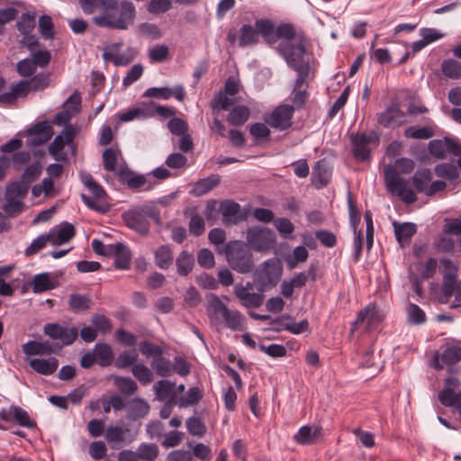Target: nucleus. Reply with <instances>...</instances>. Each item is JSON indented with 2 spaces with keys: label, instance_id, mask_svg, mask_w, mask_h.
<instances>
[{
  "label": "nucleus",
  "instance_id": "1",
  "mask_svg": "<svg viewBox=\"0 0 461 461\" xmlns=\"http://www.w3.org/2000/svg\"><path fill=\"white\" fill-rule=\"evenodd\" d=\"M415 163L408 158H400L395 160L394 166L387 165L384 169L385 186L388 192L396 194L407 204L414 203L418 197L415 192L407 187V181L402 174H410L413 171Z\"/></svg>",
  "mask_w": 461,
  "mask_h": 461
},
{
  "label": "nucleus",
  "instance_id": "2",
  "mask_svg": "<svg viewBox=\"0 0 461 461\" xmlns=\"http://www.w3.org/2000/svg\"><path fill=\"white\" fill-rule=\"evenodd\" d=\"M103 14L94 18L99 27L126 30L133 23L136 10L130 1H122L120 5L116 0L102 1Z\"/></svg>",
  "mask_w": 461,
  "mask_h": 461
},
{
  "label": "nucleus",
  "instance_id": "3",
  "mask_svg": "<svg viewBox=\"0 0 461 461\" xmlns=\"http://www.w3.org/2000/svg\"><path fill=\"white\" fill-rule=\"evenodd\" d=\"M206 312L211 323L218 325L222 322L233 331H241L246 328V319L236 309H229L216 294H211L207 300Z\"/></svg>",
  "mask_w": 461,
  "mask_h": 461
},
{
  "label": "nucleus",
  "instance_id": "4",
  "mask_svg": "<svg viewBox=\"0 0 461 461\" xmlns=\"http://www.w3.org/2000/svg\"><path fill=\"white\" fill-rule=\"evenodd\" d=\"M225 256L229 266L238 273L247 274L253 270V256L247 245L239 240L230 241L225 246Z\"/></svg>",
  "mask_w": 461,
  "mask_h": 461
},
{
  "label": "nucleus",
  "instance_id": "5",
  "mask_svg": "<svg viewBox=\"0 0 461 461\" xmlns=\"http://www.w3.org/2000/svg\"><path fill=\"white\" fill-rule=\"evenodd\" d=\"M256 26L261 32L264 41L268 45L275 44L279 39L291 42L296 37L295 27L289 23H283L275 27L271 20L261 18L256 20Z\"/></svg>",
  "mask_w": 461,
  "mask_h": 461
},
{
  "label": "nucleus",
  "instance_id": "6",
  "mask_svg": "<svg viewBox=\"0 0 461 461\" xmlns=\"http://www.w3.org/2000/svg\"><path fill=\"white\" fill-rule=\"evenodd\" d=\"M82 181L91 193V195L81 194V199L84 203L89 209L99 213H106L109 212L111 205L107 201V194L103 186L99 185L89 173L82 176Z\"/></svg>",
  "mask_w": 461,
  "mask_h": 461
},
{
  "label": "nucleus",
  "instance_id": "7",
  "mask_svg": "<svg viewBox=\"0 0 461 461\" xmlns=\"http://www.w3.org/2000/svg\"><path fill=\"white\" fill-rule=\"evenodd\" d=\"M349 140L352 156L361 162L369 161L372 158V146L379 144V138L375 131L351 132Z\"/></svg>",
  "mask_w": 461,
  "mask_h": 461
},
{
  "label": "nucleus",
  "instance_id": "8",
  "mask_svg": "<svg viewBox=\"0 0 461 461\" xmlns=\"http://www.w3.org/2000/svg\"><path fill=\"white\" fill-rule=\"evenodd\" d=\"M278 51L291 68H299L300 65L303 67L310 66L309 61L303 59L306 53V39L303 35L298 37L296 43L288 41L280 42Z\"/></svg>",
  "mask_w": 461,
  "mask_h": 461
},
{
  "label": "nucleus",
  "instance_id": "9",
  "mask_svg": "<svg viewBox=\"0 0 461 461\" xmlns=\"http://www.w3.org/2000/svg\"><path fill=\"white\" fill-rule=\"evenodd\" d=\"M247 242L249 246L258 252H266L276 247V236L267 228L254 226L247 230Z\"/></svg>",
  "mask_w": 461,
  "mask_h": 461
},
{
  "label": "nucleus",
  "instance_id": "10",
  "mask_svg": "<svg viewBox=\"0 0 461 461\" xmlns=\"http://www.w3.org/2000/svg\"><path fill=\"white\" fill-rule=\"evenodd\" d=\"M283 273V267L279 259L270 258L265 261L258 270L257 279L261 292L277 285Z\"/></svg>",
  "mask_w": 461,
  "mask_h": 461
},
{
  "label": "nucleus",
  "instance_id": "11",
  "mask_svg": "<svg viewBox=\"0 0 461 461\" xmlns=\"http://www.w3.org/2000/svg\"><path fill=\"white\" fill-rule=\"evenodd\" d=\"M43 332L53 340H59L60 345L56 344V350H60L63 346H69L78 337V329L76 327H64L59 323H47L43 327Z\"/></svg>",
  "mask_w": 461,
  "mask_h": 461
},
{
  "label": "nucleus",
  "instance_id": "12",
  "mask_svg": "<svg viewBox=\"0 0 461 461\" xmlns=\"http://www.w3.org/2000/svg\"><path fill=\"white\" fill-rule=\"evenodd\" d=\"M461 361V346L454 343H445L440 352H436L431 366L438 371L444 366H452Z\"/></svg>",
  "mask_w": 461,
  "mask_h": 461
},
{
  "label": "nucleus",
  "instance_id": "13",
  "mask_svg": "<svg viewBox=\"0 0 461 461\" xmlns=\"http://www.w3.org/2000/svg\"><path fill=\"white\" fill-rule=\"evenodd\" d=\"M294 113V106L280 104L276 106L270 114L265 117V122L274 129L285 131L293 124L292 118Z\"/></svg>",
  "mask_w": 461,
  "mask_h": 461
},
{
  "label": "nucleus",
  "instance_id": "14",
  "mask_svg": "<svg viewBox=\"0 0 461 461\" xmlns=\"http://www.w3.org/2000/svg\"><path fill=\"white\" fill-rule=\"evenodd\" d=\"M0 420L6 422L18 424L28 429L36 427V422L31 420L28 412L22 407L16 405H12L8 409H1Z\"/></svg>",
  "mask_w": 461,
  "mask_h": 461
},
{
  "label": "nucleus",
  "instance_id": "15",
  "mask_svg": "<svg viewBox=\"0 0 461 461\" xmlns=\"http://www.w3.org/2000/svg\"><path fill=\"white\" fill-rule=\"evenodd\" d=\"M31 137L29 146L38 147L47 143L53 136L54 131L47 120L38 122L26 131Z\"/></svg>",
  "mask_w": 461,
  "mask_h": 461
},
{
  "label": "nucleus",
  "instance_id": "16",
  "mask_svg": "<svg viewBox=\"0 0 461 461\" xmlns=\"http://www.w3.org/2000/svg\"><path fill=\"white\" fill-rule=\"evenodd\" d=\"M459 380L456 377H447L445 380V388L439 392L438 400L446 407L461 408V391L455 392V388L459 386Z\"/></svg>",
  "mask_w": 461,
  "mask_h": 461
},
{
  "label": "nucleus",
  "instance_id": "17",
  "mask_svg": "<svg viewBox=\"0 0 461 461\" xmlns=\"http://www.w3.org/2000/svg\"><path fill=\"white\" fill-rule=\"evenodd\" d=\"M383 321L375 303H369L358 312L355 321L352 323V331L356 330L364 321H366L369 330L375 329Z\"/></svg>",
  "mask_w": 461,
  "mask_h": 461
},
{
  "label": "nucleus",
  "instance_id": "18",
  "mask_svg": "<svg viewBox=\"0 0 461 461\" xmlns=\"http://www.w3.org/2000/svg\"><path fill=\"white\" fill-rule=\"evenodd\" d=\"M233 292L240 304L245 308H258L264 303L265 296L260 290L259 293L247 292L243 288V285L240 283L234 286Z\"/></svg>",
  "mask_w": 461,
  "mask_h": 461
},
{
  "label": "nucleus",
  "instance_id": "19",
  "mask_svg": "<svg viewBox=\"0 0 461 461\" xmlns=\"http://www.w3.org/2000/svg\"><path fill=\"white\" fill-rule=\"evenodd\" d=\"M405 113L394 104L378 115L377 122L384 128H394L403 123Z\"/></svg>",
  "mask_w": 461,
  "mask_h": 461
},
{
  "label": "nucleus",
  "instance_id": "20",
  "mask_svg": "<svg viewBox=\"0 0 461 461\" xmlns=\"http://www.w3.org/2000/svg\"><path fill=\"white\" fill-rule=\"evenodd\" d=\"M119 179L122 183L126 184L131 189H140L148 191L153 185L149 180L143 175H136L128 167L121 168L118 173Z\"/></svg>",
  "mask_w": 461,
  "mask_h": 461
},
{
  "label": "nucleus",
  "instance_id": "21",
  "mask_svg": "<svg viewBox=\"0 0 461 461\" xmlns=\"http://www.w3.org/2000/svg\"><path fill=\"white\" fill-rule=\"evenodd\" d=\"M122 219L127 227L137 232L146 235L149 230V222L146 216L140 211L131 210L122 214Z\"/></svg>",
  "mask_w": 461,
  "mask_h": 461
},
{
  "label": "nucleus",
  "instance_id": "22",
  "mask_svg": "<svg viewBox=\"0 0 461 461\" xmlns=\"http://www.w3.org/2000/svg\"><path fill=\"white\" fill-rule=\"evenodd\" d=\"M321 435V426L312 427L304 425L294 435L293 439L299 445L308 446L315 444Z\"/></svg>",
  "mask_w": 461,
  "mask_h": 461
},
{
  "label": "nucleus",
  "instance_id": "23",
  "mask_svg": "<svg viewBox=\"0 0 461 461\" xmlns=\"http://www.w3.org/2000/svg\"><path fill=\"white\" fill-rule=\"evenodd\" d=\"M109 258H114V267L116 269L126 270L131 267V252L127 246L122 242L113 245Z\"/></svg>",
  "mask_w": 461,
  "mask_h": 461
},
{
  "label": "nucleus",
  "instance_id": "24",
  "mask_svg": "<svg viewBox=\"0 0 461 461\" xmlns=\"http://www.w3.org/2000/svg\"><path fill=\"white\" fill-rule=\"evenodd\" d=\"M331 177V171L327 167L325 159L318 160L312 169V184L316 189L325 187Z\"/></svg>",
  "mask_w": 461,
  "mask_h": 461
},
{
  "label": "nucleus",
  "instance_id": "25",
  "mask_svg": "<svg viewBox=\"0 0 461 461\" xmlns=\"http://www.w3.org/2000/svg\"><path fill=\"white\" fill-rule=\"evenodd\" d=\"M432 178L433 173L429 168L423 167L417 169L411 177V183L415 189L413 191L426 195Z\"/></svg>",
  "mask_w": 461,
  "mask_h": 461
},
{
  "label": "nucleus",
  "instance_id": "26",
  "mask_svg": "<svg viewBox=\"0 0 461 461\" xmlns=\"http://www.w3.org/2000/svg\"><path fill=\"white\" fill-rule=\"evenodd\" d=\"M393 226L395 239L402 247L409 244L411 240V238L417 231V226L412 222L400 223L393 221Z\"/></svg>",
  "mask_w": 461,
  "mask_h": 461
},
{
  "label": "nucleus",
  "instance_id": "27",
  "mask_svg": "<svg viewBox=\"0 0 461 461\" xmlns=\"http://www.w3.org/2000/svg\"><path fill=\"white\" fill-rule=\"evenodd\" d=\"M259 36H261V32L255 25L251 24H243L239 32V45L240 47H247L257 45L259 42Z\"/></svg>",
  "mask_w": 461,
  "mask_h": 461
},
{
  "label": "nucleus",
  "instance_id": "28",
  "mask_svg": "<svg viewBox=\"0 0 461 461\" xmlns=\"http://www.w3.org/2000/svg\"><path fill=\"white\" fill-rule=\"evenodd\" d=\"M23 352L26 356L50 355L58 352L49 341L30 340L23 345Z\"/></svg>",
  "mask_w": 461,
  "mask_h": 461
},
{
  "label": "nucleus",
  "instance_id": "29",
  "mask_svg": "<svg viewBox=\"0 0 461 461\" xmlns=\"http://www.w3.org/2000/svg\"><path fill=\"white\" fill-rule=\"evenodd\" d=\"M30 366L40 375H50L57 371L59 360L56 357L33 358L30 361Z\"/></svg>",
  "mask_w": 461,
  "mask_h": 461
},
{
  "label": "nucleus",
  "instance_id": "30",
  "mask_svg": "<svg viewBox=\"0 0 461 461\" xmlns=\"http://www.w3.org/2000/svg\"><path fill=\"white\" fill-rule=\"evenodd\" d=\"M128 433H130V429L126 427L110 425L105 430L104 437L109 443H121L126 440L128 443H131L134 440V437L130 436L127 438L126 434Z\"/></svg>",
  "mask_w": 461,
  "mask_h": 461
},
{
  "label": "nucleus",
  "instance_id": "31",
  "mask_svg": "<svg viewBox=\"0 0 461 461\" xmlns=\"http://www.w3.org/2000/svg\"><path fill=\"white\" fill-rule=\"evenodd\" d=\"M175 387L176 384L169 380L158 381L153 389L157 398L161 402L175 401Z\"/></svg>",
  "mask_w": 461,
  "mask_h": 461
},
{
  "label": "nucleus",
  "instance_id": "32",
  "mask_svg": "<svg viewBox=\"0 0 461 461\" xmlns=\"http://www.w3.org/2000/svg\"><path fill=\"white\" fill-rule=\"evenodd\" d=\"M458 166L456 167L452 163L444 162L435 166L434 173L438 177L453 182L454 184H458Z\"/></svg>",
  "mask_w": 461,
  "mask_h": 461
},
{
  "label": "nucleus",
  "instance_id": "33",
  "mask_svg": "<svg viewBox=\"0 0 461 461\" xmlns=\"http://www.w3.org/2000/svg\"><path fill=\"white\" fill-rule=\"evenodd\" d=\"M219 184L220 176L218 175H211L206 178L196 181L191 193L195 196H201L212 190Z\"/></svg>",
  "mask_w": 461,
  "mask_h": 461
},
{
  "label": "nucleus",
  "instance_id": "34",
  "mask_svg": "<svg viewBox=\"0 0 461 461\" xmlns=\"http://www.w3.org/2000/svg\"><path fill=\"white\" fill-rule=\"evenodd\" d=\"M176 266L177 274L181 276H186L194 267V258L188 251L183 250L176 259Z\"/></svg>",
  "mask_w": 461,
  "mask_h": 461
},
{
  "label": "nucleus",
  "instance_id": "35",
  "mask_svg": "<svg viewBox=\"0 0 461 461\" xmlns=\"http://www.w3.org/2000/svg\"><path fill=\"white\" fill-rule=\"evenodd\" d=\"M155 263L160 269H167L174 261L173 251L168 245H160L154 253Z\"/></svg>",
  "mask_w": 461,
  "mask_h": 461
},
{
  "label": "nucleus",
  "instance_id": "36",
  "mask_svg": "<svg viewBox=\"0 0 461 461\" xmlns=\"http://www.w3.org/2000/svg\"><path fill=\"white\" fill-rule=\"evenodd\" d=\"M75 235V227L69 222H64L57 232L51 231L52 245L64 244L73 239Z\"/></svg>",
  "mask_w": 461,
  "mask_h": 461
},
{
  "label": "nucleus",
  "instance_id": "37",
  "mask_svg": "<svg viewBox=\"0 0 461 461\" xmlns=\"http://www.w3.org/2000/svg\"><path fill=\"white\" fill-rule=\"evenodd\" d=\"M94 352L99 366L105 367L112 365L113 353L110 345L106 343H96Z\"/></svg>",
  "mask_w": 461,
  "mask_h": 461
},
{
  "label": "nucleus",
  "instance_id": "38",
  "mask_svg": "<svg viewBox=\"0 0 461 461\" xmlns=\"http://www.w3.org/2000/svg\"><path fill=\"white\" fill-rule=\"evenodd\" d=\"M221 212L223 221L228 224H236L238 222L237 215L240 211L238 203L226 200L221 203Z\"/></svg>",
  "mask_w": 461,
  "mask_h": 461
},
{
  "label": "nucleus",
  "instance_id": "39",
  "mask_svg": "<svg viewBox=\"0 0 461 461\" xmlns=\"http://www.w3.org/2000/svg\"><path fill=\"white\" fill-rule=\"evenodd\" d=\"M149 411V403L141 398H134L129 402L128 416L137 420L144 418Z\"/></svg>",
  "mask_w": 461,
  "mask_h": 461
},
{
  "label": "nucleus",
  "instance_id": "40",
  "mask_svg": "<svg viewBox=\"0 0 461 461\" xmlns=\"http://www.w3.org/2000/svg\"><path fill=\"white\" fill-rule=\"evenodd\" d=\"M249 115L250 111L247 106L237 105L230 111L227 121L230 125L241 126L249 120Z\"/></svg>",
  "mask_w": 461,
  "mask_h": 461
},
{
  "label": "nucleus",
  "instance_id": "41",
  "mask_svg": "<svg viewBox=\"0 0 461 461\" xmlns=\"http://www.w3.org/2000/svg\"><path fill=\"white\" fill-rule=\"evenodd\" d=\"M202 390L197 386H193L187 390L185 395L181 396L178 399L176 403L181 408H186L189 406L196 405L202 400Z\"/></svg>",
  "mask_w": 461,
  "mask_h": 461
},
{
  "label": "nucleus",
  "instance_id": "42",
  "mask_svg": "<svg viewBox=\"0 0 461 461\" xmlns=\"http://www.w3.org/2000/svg\"><path fill=\"white\" fill-rule=\"evenodd\" d=\"M443 75L450 79L461 78V63L454 59H447L441 63Z\"/></svg>",
  "mask_w": 461,
  "mask_h": 461
},
{
  "label": "nucleus",
  "instance_id": "43",
  "mask_svg": "<svg viewBox=\"0 0 461 461\" xmlns=\"http://www.w3.org/2000/svg\"><path fill=\"white\" fill-rule=\"evenodd\" d=\"M68 303L71 311L74 312H81L90 308L91 300L86 295L73 294H70Z\"/></svg>",
  "mask_w": 461,
  "mask_h": 461
},
{
  "label": "nucleus",
  "instance_id": "44",
  "mask_svg": "<svg viewBox=\"0 0 461 461\" xmlns=\"http://www.w3.org/2000/svg\"><path fill=\"white\" fill-rule=\"evenodd\" d=\"M404 136L414 140H428L434 136V130L429 126H410L405 129Z\"/></svg>",
  "mask_w": 461,
  "mask_h": 461
},
{
  "label": "nucleus",
  "instance_id": "45",
  "mask_svg": "<svg viewBox=\"0 0 461 461\" xmlns=\"http://www.w3.org/2000/svg\"><path fill=\"white\" fill-rule=\"evenodd\" d=\"M150 365L156 374L161 377L170 376L174 372L170 360L165 358L163 355L157 357V359H153Z\"/></svg>",
  "mask_w": 461,
  "mask_h": 461
},
{
  "label": "nucleus",
  "instance_id": "46",
  "mask_svg": "<svg viewBox=\"0 0 461 461\" xmlns=\"http://www.w3.org/2000/svg\"><path fill=\"white\" fill-rule=\"evenodd\" d=\"M29 188L30 187L21 180L12 182L6 186L5 197L21 200L26 196Z\"/></svg>",
  "mask_w": 461,
  "mask_h": 461
},
{
  "label": "nucleus",
  "instance_id": "47",
  "mask_svg": "<svg viewBox=\"0 0 461 461\" xmlns=\"http://www.w3.org/2000/svg\"><path fill=\"white\" fill-rule=\"evenodd\" d=\"M140 460L155 461L159 454L158 447L155 443H141L138 447Z\"/></svg>",
  "mask_w": 461,
  "mask_h": 461
},
{
  "label": "nucleus",
  "instance_id": "48",
  "mask_svg": "<svg viewBox=\"0 0 461 461\" xmlns=\"http://www.w3.org/2000/svg\"><path fill=\"white\" fill-rule=\"evenodd\" d=\"M49 242L52 244L51 231L45 233V234H41L39 237H37L36 239H34L32 241L31 245L25 249V255L32 256V255L38 253Z\"/></svg>",
  "mask_w": 461,
  "mask_h": 461
},
{
  "label": "nucleus",
  "instance_id": "49",
  "mask_svg": "<svg viewBox=\"0 0 461 461\" xmlns=\"http://www.w3.org/2000/svg\"><path fill=\"white\" fill-rule=\"evenodd\" d=\"M153 116V111L150 108H133L130 109L119 115V119L122 122H130L135 118H148Z\"/></svg>",
  "mask_w": 461,
  "mask_h": 461
},
{
  "label": "nucleus",
  "instance_id": "50",
  "mask_svg": "<svg viewBox=\"0 0 461 461\" xmlns=\"http://www.w3.org/2000/svg\"><path fill=\"white\" fill-rule=\"evenodd\" d=\"M116 387L124 395H132L138 390V385L131 377L118 376L114 380Z\"/></svg>",
  "mask_w": 461,
  "mask_h": 461
},
{
  "label": "nucleus",
  "instance_id": "51",
  "mask_svg": "<svg viewBox=\"0 0 461 461\" xmlns=\"http://www.w3.org/2000/svg\"><path fill=\"white\" fill-rule=\"evenodd\" d=\"M42 171V167L39 162L32 163L28 166L24 172L21 176V181H23L27 186H31V184L38 179Z\"/></svg>",
  "mask_w": 461,
  "mask_h": 461
},
{
  "label": "nucleus",
  "instance_id": "52",
  "mask_svg": "<svg viewBox=\"0 0 461 461\" xmlns=\"http://www.w3.org/2000/svg\"><path fill=\"white\" fill-rule=\"evenodd\" d=\"M139 349L143 356L148 358L153 357V359H157V357H161L164 353L163 348L160 346H158L148 339L140 343Z\"/></svg>",
  "mask_w": 461,
  "mask_h": 461
},
{
  "label": "nucleus",
  "instance_id": "53",
  "mask_svg": "<svg viewBox=\"0 0 461 461\" xmlns=\"http://www.w3.org/2000/svg\"><path fill=\"white\" fill-rule=\"evenodd\" d=\"M131 373L142 384H150L153 381V374L144 364H135Z\"/></svg>",
  "mask_w": 461,
  "mask_h": 461
},
{
  "label": "nucleus",
  "instance_id": "54",
  "mask_svg": "<svg viewBox=\"0 0 461 461\" xmlns=\"http://www.w3.org/2000/svg\"><path fill=\"white\" fill-rule=\"evenodd\" d=\"M169 57V49L165 44H158L149 50L150 62L161 63Z\"/></svg>",
  "mask_w": 461,
  "mask_h": 461
},
{
  "label": "nucleus",
  "instance_id": "55",
  "mask_svg": "<svg viewBox=\"0 0 461 461\" xmlns=\"http://www.w3.org/2000/svg\"><path fill=\"white\" fill-rule=\"evenodd\" d=\"M185 425L187 431L193 436L203 437L206 433V426L198 417L188 418Z\"/></svg>",
  "mask_w": 461,
  "mask_h": 461
},
{
  "label": "nucleus",
  "instance_id": "56",
  "mask_svg": "<svg viewBox=\"0 0 461 461\" xmlns=\"http://www.w3.org/2000/svg\"><path fill=\"white\" fill-rule=\"evenodd\" d=\"M16 26L18 31L22 34L28 35L35 27L34 14H23L20 19L18 20Z\"/></svg>",
  "mask_w": 461,
  "mask_h": 461
},
{
  "label": "nucleus",
  "instance_id": "57",
  "mask_svg": "<svg viewBox=\"0 0 461 461\" xmlns=\"http://www.w3.org/2000/svg\"><path fill=\"white\" fill-rule=\"evenodd\" d=\"M119 151L113 148L106 149L103 153L104 167L108 172H113L117 167Z\"/></svg>",
  "mask_w": 461,
  "mask_h": 461
},
{
  "label": "nucleus",
  "instance_id": "58",
  "mask_svg": "<svg viewBox=\"0 0 461 461\" xmlns=\"http://www.w3.org/2000/svg\"><path fill=\"white\" fill-rule=\"evenodd\" d=\"M54 288L48 273L38 274L33 278L34 292L41 293Z\"/></svg>",
  "mask_w": 461,
  "mask_h": 461
},
{
  "label": "nucleus",
  "instance_id": "59",
  "mask_svg": "<svg viewBox=\"0 0 461 461\" xmlns=\"http://www.w3.org/2000/svg\"><path fill=\"white\" fill-rule=\"evenodd\" d=\"M39 28L41 35L46 39H53L55 35L54 24L50 15L43 14L39 19Z\"/></svg>",
  "mask_w": 461,
  "mask_h": 461
},
{
  "label": "nucleus",
  "instance_id": "60",
  "mask_svg": "<svg viewBox=\"0 0 461 461\" xmlns=\"http://www.w3.org/2000/svg\"><path fill=\"white\" fill-rule=\"evenodd\" d=\"M137 359H138V354H137L136 350L123 351L118 356V357L115 361V366L118 368H126L131 366H133L135 365Z\"/></svg>",
  "mask_w": 461,
  "mask_h": 461
},
{
  "label": "nucleus",
  "instance_id": "61",
  "mask_svg": "<svg viewBox=\"0 0 461 461\" xmlns=\"http://www.w3.org/2000/svg\"><path fill=\"white\" fill-rule=\"evenodd\" d=\"M275 226L279 234L285 238H289L294 231V225L287 218H277L275 220Z\"/></svg>",
  "mask_w": 461,
  "mask_h": 461
},
{
  "label": "nucleus",
  "instance_id": "62",
  "mask_svg": "<svg viewBox=\"0 0 461 461\" xmlns=\"http://www.w3.org/2000/svg\"><path fill=\"white\" fill-rule=\"evenodd\" d=\"M226 95L227 94L225 93L220 92L211 101L210 106L213 110V114H215V112H219L221 110H228L232 104V102L226 96Z\"/></svg>",
  "mask_w": 461,
  "mask_h": 461
},
{
  "label": "nucleus",
  "instance_id": "63",
  "mask_svg": "<svg viewBox=\"0 0 461 461\" xmlns=\"http://www.w3.org/2000/svg\"><path fill=\"white\" fill-rule=\"evenodd\" d=\"M205 230L203 218L198 213H194L189 221V231L195 237L201 236Z\"/></svg>",
  "mask_w": 461,
  "mask_h": 461
},
{
  "label": "nucleus",
  "instance_id": "64",
  "mask_svg": "<svg viewBox=\"0 0 461 461\" xmlns=\"http://www.w3.org/2000/svg\"><path fill=\"white\" fill-rule=\"evenodd\" d=\"M36 69L35 62L29 59H22L16 65L18 74L23 77L33 76Z\"/></svg>",
  "mask_w": 461,
  "mask_h": 461
}]
</instances>
